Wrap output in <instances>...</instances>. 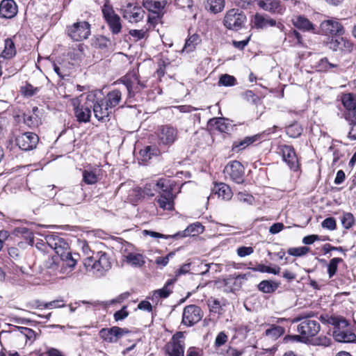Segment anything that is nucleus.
<instances>
[{
  "instance_id": "obj_1",
  "label": "nucleus",
  "mask_w": 356,
  "mask_h": 356,
  "mask_svg": "<svg viewBox=\"0 0 356 356\" xmlns=\"http://www.w3.org/2000/svg\"><path fill=\"white\" fill-rule=\"evenodd\" d=\"M46 240L47 245L41 244L44 251L49 254L45 266L54 270L58 265V258L60 257L62 261L61 270L64 272V269L68 268L70 272L72 271L76 264V259L72 257L68 243L63 238L56 235L49 236Z\"/></svg>"
},
{
  "instance_id": "obj_2",
  "label": "nucleus",
  "mask_w": 356,
  "mask_h": 356,
  "mask_svg": "<svg viewBox=\"0 0 356 356\" xmlns=\"http://www.w3.org/2000/svg\"><path fill=\"white\" fill-rule=\"evenodd\" d=\"M83 266L87 272L96 277H102L111 268L112 263L106 252L99 251L86 257L83 260Z\"/></svg>"
},
{
  "instance_id": "obj_3",
  "label": "nucleus",
  "mask_w": 356,
  "mask_h": 356,
  "mask_svg": "<svg viewBox=\"0 0 356 356\" xmlns=\"http://www.w3.org/2000/svg\"><path fill=\"white\" fill-rule=\"evenodd\" d=\"M341 101L346 111L344 114L345 119L350 127L348 137L355 140H356V95L350 92L342 94Z\"/></svg>"
},
{
  "instance_id": "obj_4",
  "label": "nucleus",
  "mask_w": 356,
  "mask_h": 356,
  "mask_svg": "<svg viewBox=\"0 0 356 356\" xmlns=\"http://www.w3.org/2000/svg\"><path fill=\"white\" fill-rule=\"evenodd\" d=\"M95 99V95H88L86 102L84 104H81L79 98H74L71 100V104L73 106L74 115L79 122H88L90 121L91 116V110L92 100Z\"/></svg>"
},
{
  "instance_id": "obj_5",
  "label": "nucleus",
  "mask_w": 356,
  "mask_h": 356,
  "mask_svg": "<svg viewBox=\"0 0 356 356\" xmlns=\"http://www.w3.org/2000/svg\"><path fill=\"white\" fill-rule=\"evenodd\" d=\"M296 3L295 0H257L258 6L264 10L282 15L287 8Z\"/></svg>"
},
{
  "instance_id": "obj_6",
  "label": "nucleus",
  "mask_w": 356,
  "mask_h": 356,
  "mask_svg": "<svg viewBox=\"0 0 356 356\" xmlns=\"http://www.w3.org/2000/svg\"><path fill=\"white\" fill-rule=\"evenodd\" d=\"M246 21V17L238 8L229 10L224 17L223 24L230 30L238 31L243 27Z\"/></svg>"
},
{
  "instance_id": "obj_7",
  "label": "nucleus",
  "mask_w": 356,
  "mask_h": 356,
  "mask_svg": "<svg viewBox=\"0 0 356 356\" xmlns=\"http://www.w3.org/2000/svg\"><path fill=\"white\" fill-rule=\"evenodd\" d=\"M103 16L113 34H118L122 30V23L120 16L115 13L113 8L108 1L104 3L102 8Z\"/></svg>"
},
{
  "instance_id": "obj_8",
  "label": "nucleus",
  "mask_w": 356,
  "mask_h": 356,
  "mask_svg": "<svg viewBox=\"0 0 356 356\" xmlns=\"http://www.w3.org/2000/svg\"><path fill=\"white\" fill-rule=\"evenodd\" d=\"M302 318H296L293 322H298ZM297 331L300 334L301 337L305 339L314 337L320 331V325L317 321L309 318H305L298 325Z\"/></svg>"
},
{
  "instance_id": "obj_9",
  "label": "nucleus",
  "mask_w": 356,
  "mask_h": 356,
  "mask_svg": "<svg viewBox=\"0 0 356 356\" xmlns=\"http://www.w3.org/2000/svg\"><path fill=\"white\" fill-rule=\"evenodd\" d=\"M68 35L74 41H81L90 34V25L86 21L77 22L67 27Z\"/></svg>"
},
{
  "instance_id": "obj_10",
  "label": "nucleus",
  "mask_w": 356,
  "mask_h": 356,
  "mask_svg": "<svg viewBox=\"0 0 356 356\" xmlns=\"http://www.w3.org/2000/svg\"><path fill=\"white\" fill-rule=\"evenodd\" d=\"M120 11L123 18L130 23L139 22L144 18L145 14L140 6L131 3L122 6Z\"/></svg>"
},
{
  "instance_id": "obj_11",
  "label": "nucleus",
  "mask_w": 356,
  "mask_h": 356,
  "mask_svg": "<svg viewBox=\"0 0 356 356\" xmlns=\"http://www.w3.org/2000/svg\"><path fill=\"white\" fill-rule=\"evenodd\" d=\"M204 313L201 308L195 305L184 307L182 315V323L191 327L198 323L203 317Z\"/></svg>"
},
{
  "instance_id": "obj_12",
  "label": "nucleus",
  "mask_w": 356,
  "mask_h": 356,
  "mask_svg": "<svg viewBox=\"0 0 356 356\" xmlns=\"http://www.w3.org/2000/svg\"><path fill=\"white\" fill-rule=\"evenodd\" d=\"M121 82L127 90L128 99H131L136 93L140 92L145 88V85L138 79L136 73L127 74L121 79Z\"/></svg>"
},
{
  "instance_id": "obj_13",
  "label": "nucleus",
  "mask_w": 356,
  "mask_h": 356,
  "mask_svg": "<svg viewBox=\"0 0 356 356\" xmlns=\"http://www.w3.org/2000/svg\"><path fill=\"white\" fill-rule=\"evenodd\" d=\"M323 35L328 36L342 35L345 33L343 25L337 19L330 18L323 21L320 25Z\"/></svg>"
},
{
  "instance_id": "obj_14",
  "label": "nucleus",
  "mask_w": 356,
  "mask_h": 356,
  "mask_svg": "<svg viewBox=\"0 0 356 356\" xmlns=\"http://www.w3.org/2000/svg\"><path fill=\"white\" fill-rule=\"evenodd\" d=\"M224 174L235 183L242 184L244 180V167L239 161H231L225 167Z\"/></svg>"
},
{
  "instance_id": "obj_15",
  "label": "nucleus",
  "mask_w": 356,
  "mask_h": 356,
  "mask_svg": "<svg viewBox=\"0 0 356 356\" xmlns=\"http://www.w3.org/2000/svg\"><path fill=\"white\" fill-rule=\"evenodd\" d=\"M128 333L129 331L127 328L113 326L111 328H102L99 331V337L107 343H114Z\"/></svg>"
},
{
  "instance_id": "obj_16",
  "label": "nucleus",
  "mask_w": 356,
  "mask_h": 356,
  "mask_svg": "<svg viewBox=\"0 0 356 356\" xmlns=\"http://www.w3.org/2000/svg\"><path fill=\"white\" fill-rule=\"evenodd\" d=\"M177 130L169 125L161 126L157 132L158 142L159 145L170 146L177 138Z\"/></svg>"
},
{
  "instance_id": "obj_17",
  "label": "nucleus",
  "mask_w": 356,
  "mask_h": 356,
  "mask_svg": "<svg viewBox=\"0 0 356 356\" xmlns=\"http://www.w3.org/2000/svg\"><path fill=\"white\" fill-rule=\"evenodd\" d=\"M284 161L290 169L296 171L299 168V163L293 147L291 145H282L279 147Z\"/></svg>"
},
{
  "instance_id": "obj_18",
  "label": "nucleus",
  "mask_w": 356,
  "mask_h": 356,
  "mask_svg": "<svg viewBox=\"0 0 356 356\" xmlns=\"http://www.w3.org/2000/svg\"><path fill=\"white\" fill-rule=\"evenodd\" d=\"M38 140V136L35 134L26 132L16 138V143L21 149L28 151L35 147Z\"/></svg>"
},
{
  "instance_id": "obj_19",
  "label": "nucleus",
  "mask_w": 356,
  "mask_h": 356,
  "mask_svg": "<svg viewBox=\"0 0 356 356\" xmlns=\"http://www.w3.org/2000/svg\"><path fill=\"white\" fill-rule=\"evenodd\" d=\"M346 326L336 325L333 331L334 339L340 343H351L356 341V335Z\"/></svg>"
},
{
  "instance_id": "obj_20",
  "label": "nucleus",
  "mask_w": 356,
  "mask_h": 356,
  "mask_svg": "<svg viewBox=\"0 0 356 356\" xmlns=\"http://www.w3.org/2000/svg\"><path fill=\"white\" fill-rule=\"evenodd\" d=\"M165 352L168 356H184V341L174 335L172 340L165 346Z\"/></svg>"
},
{
  "instance_id": "obj_21",
  "label": "nucleus",
  "mask_w": 356,
  "mask_h": 356,
  "mask_svg": "<svg viewBox=\"0 0 356 356\" xmlns=\"http://www.w3.org/2000/svg\"><path fill=\"white\" fill-rule=\"evenodd\" d=\"M283 44L291 47H302L305 46L301 34L293 29H290L287 32H285Z\"/></svg>"
},
{
  "instance_id": "obj_22",
  "label": "nucleus",
  "mask_w": 356,
  "mask_h": 356,
  "mask_svg": "<svg viewBox=\"0 0 356 356\" xmlns=\"http://www.w3.org/2000/svg\"><path fill=\"white\" fill-rule=\"evenodd\" d=\"M102 175V170L99 167H88L82 172L83 181L85 184L92 185L96 184Z\"/></svg>"
},
{
  "instance_id": "obj_23",
  "label": "nucleus",
  "mask_w": 356,
  "mask_h": 356,
  "mask_svg": "<svg viewBox=\"0 0 356 356\" xmlns=\"http://www.w3.org/2000/svg\"><path fill=\"white\" fill-rule=\"evenodd\" d=\"M17 13V6L14 0H2L0 3V17L10 19Z\"/></svg>"
},
{
  "instance_id": "obj_24",
  "label": "nucleus",
  "mask_w": 356,
  "mask_h": 356,
  "mask_svg": "<svg viewBox=\"0 0 356 356\" xmlns=\"http://www.w3.org/2000/svg\"><path fill=\"white\" fill-rule=\"evenodd\" d=\"M92 107L93 108L94 115L99 121L106 120L111 113V109L107 106L103 99L96 102L92 100Z\"/></svg>"
},
{
  "instance_id": "obj_25",
  "label": "nucleus",
  "mask_w": 356,
  "mask_h": 356,
  "mask_svg": "<svg viewBox=\"0 0 356 356\" xmlns=\"http://www.w3.org/2000/svg\"><path fill=\"white\" fill-rule=\"evenodd\" d=\"M195 263V262H189L183 264L176 272L175 275L177 277L180 276L181 275H185L188 273H189L191 270L196 271L194 269V266ZM200 266L202 270L200 272H193V273H197L200 275H204L209 270V264H203L202 262H199V264L197 265Z\"/></svg>"
},
{
  "instance_id": "obj_26",
  "label": "nucleus",
  "mask_w": 356,
  "mask_h": 356,
  "mask_svg": "<svg viewBox=\"0 0 356 356\" xmlns=\"http://www.w3.org/2000/svg\"><path fill=\"white\" fill-rule=\"evenodd\" d=\"M24 122L30 128L38 127L42 123L38 107H33L32 111L24 115Z\"/></svg>"
},
{
  "instance_id": "obj_27",
  "label": "nucleus",
  "mask_w": 356,
  "mask_h": 356,
  "mask_svg": "<svg viewBox=\"0 0 356 356\" xmlns=\"http://www.w3.org/2000/svg\"><path fill=\"white\" fill-rule=\"evenodd\" d=\"M156 205L163 211H172L174 209V195L159 194L155 199Z\"/></svg>"
},
{
  "instance_id": "obj_28",
  "label": "nucleus",
  "mask_w": 356,
  "mask_h": 356,
  "mask_svg": "<svg viewBox=\"0 0 356 356\" xmlns=\"http://www.w3.org/2000/svg\"><path fill=\"white\" fill-rule=\"evenodd\" d=\"M254 26L257 29H264L268 26H275L276 21L264 15L257 13L252 19Z\"/></svg>"
},
{
  "instance_id": "obj_29",
  "label": "nucleus",
  "mask_w": 356,
  "mask_h": 356,
  "mask_svg": "<svg viewBox=\"0 0 356 356\" xmlns=\"http://www.w3.org/2000/svg\"><path fill=\"white\" fill-rule=\"evenodd\" d=\"M125 262L134 268H141L145 264V257L140 253H129L124 256Z\"/></svg>"
},
{
  "instance_id": "obj_30",
  "label": "nucleus",
  "mask_w": 356,
  "mask_h": 356,
  "mask_svg": "<svg viewBox=\"0 0 356 356\" xmlns=\"http://www.w3.org/2000/svg\"><path fill=\"white\" fill-rule=\"evenodd\" d=\"M293 24L297 29L302 31L315 33V28L313 24L304 16H298L296 19H293Z\"/></svg>"
},
{
  "instance_id": "obj_31",
  "label": "nucleus",
  "mask_w": 356,
  "mask_h": 356,
  "mask_svg": "<svg viewBox=\"0 0 356 356\" xmlns=\"http://www.w3.org/2000/svg\"><path fill=\"white\" fill-rule=\"evenodd\" d=\"M261 138V134H256L251 136H247L240 141L234 142L232 145V149L235 152L244 149L251 144L257 142Z\"/></svg>"
},
{
  "instance_id": "obj_32",
  "label": "nucleus",
  "mask_w": 356,
  "mask_h": 356,
  "mask_svg": "<svg viewBox=\"0 0 356 356\" xmlns=\"http://www.w3.org/2000/svg\"><path fill=\"white\" fill-rule=\"evenodd\" d=\"M213 191L218 195V197L225 200H229L233 195L230 187L224 183L216 184L213 188Z\"/></svg>"
},
{
  "instance_id": "obj_33",
  "label": "nucleus",
  "mask_w": 356,
  "mask_h": 356,
  "mask_svg": "<svg viewBox=\"0 0 356 356\" xmlns=\"http://www.w3.org/2000/svg\"><path fill=\"white\" fill-rule=\"evenodd\" d=\"M16 54V48L15 43L10 38H7L4 41V49L0 55V59L10 60Z\"/></svg>"
},
{
  "instance_id": "obj_34",
  "label": "nucleus",
  "mask_w": 356,
  "mask_h": 356,
  "mask_svg": "<svg viewBox=\"0 0 356 356\" xmlns=\"http://www.w3.org/2000/svg\"><path fill=\"white\" fill-rule=\"evenodd\" d=\"M318 67V70L323 72H327L332 69L334 70V72L337 74L345 72L344 68H343L340 65L330 63L327 58H323L319 60Z\"/></svg>"
},
{
  "instance_id": "obj_35",
  "label": "nucleus",
  "mask_w": 356,
  "mask_h": 356,
  "mask_svg": "<svg viewBox=\"0 0 356 356\" xmlns=\"http://www.w3.org/2000/svg\"><path fill=\"white\" fill-rule=\"evenodd\" d=\"M160 154L159 149L155 145H148L140 150V159L143 162H147L154 156H157Z\"/></svg>"
},
{
  "instance_id": "obj_36",
  "label": "nucleus",
  "mask_w": 356,
  "mask_h": 356,
  "mask_svg": "<svg viewBox=\"0 0 356 356\" xmlns=\"http://www.w3.org/2000/svg\"><path fill=\"white\" fill-rule=\"evenodd\" d=\"M122 100V92L119 90L110 91L105 97L104 103L111 109L118 106Z\"/></svg>"
},
{
  "instance_id": "obj_37",
  "label": "nucleus",
  "mask_w": 356,
  "mask_h": 356,
  "mask_svg": "<svg viewBox=\"0 0 356 356\" xmlns=\"http://www.w3.org/2000/svg\"><path fill=\"white\" fill-rule=\"evenodd\" d=\"M143 6L145 8L154 14L160 13L165 6V1H159L154 0H143Z\"/></svg>"
},
{
  "instance_id": "obj_38",
  "label": "nucleus",
  "mask_w": 356,
  "mask_h": 356,
  "mask_svg": "<svg viewBox=\"0 0 356 356\" xmlns=\"http://www.w3.org/2000/svg\"><path fill=\"white\" fill-rule=\"evenodd\" d=\"M204 227L202 225L200 222H195L188 225L183 232H178L179 234L178 236H181L182 237H186L190 235L195 236L199 234H201L204 232Z\"/></svg>"
},
{
  "instance_id": "obj_39",
  "label": "nucleus",
  "mask_w": 356,
  "mask_h": 356,
  "mask_svg": "<svg viewBox=\"0 0 356 356\" xmlns=\"http://www.w3.org/2000/svg\"><path fill=\"white\" fill-rule=\"evenodd\" d=\"M213 120L215 121L216 129L220 132L229 134L234 129V126L228 119L220 118L213 119Z\"/></svg>"
},
{
  "instance_id": "obj_40",
  "label": "nucleus",
  "mask_w": 356,
  "mask_h": 356,
  "mask_svg": "<svg viewBox=\"0 0 356 356\" xmlns=\"http://www.w3.org/2000/svg\"><path fill=\"white\" fill-rule=\"evenodd\" d=\"M280 286V283L273 280H263L258 285V289L265 293H271Z\"/></svg>"
},
{
  "instance_id": "obj_41",
  "label": "nucleus",
  "mask_w": 356,
  "mask_h": 356,
  "mask_svg": "<svg viewBox=\"0 0 356 356\" xmlns=\"http://www.w3.org/2000/svg\"><path fill=\"white\" fill-rule=\"evenodd\" d=\"M155 186L161 190L159 194L167 195H173L172 194V184L170 179L161 178L159 179L156 184Z\"/></svg>"
},
{
  "instance_id": "obj_42",
  "label": "nucleus",
  "mask_w": 356,
  "mask_h": 356,
  "mask_svg": "<svg viewBox=\"0 0 356 356\" xmlns=\"http://www.w3.org/2000/svg\"><path fill=\"white\" fill-rule=\"evenodd\" d=\"M225 0H206V8L213 13H220L225 8Z\"/></svg>"
},
{
  "instance_id": "obj_43",
  "label": "nucleus",
  "mask_w": 356,
  "mask_h": 356,
  "mask_svg": "<svg viewBox=\"0 0 356 356\" xmlns=\"http://www.w3.org/2000/svg\"><path fill=\"white\" fill-rule=\"evenodd\" d=\"M320 320L323 323H327L333 325L334 327L336 325L346 326L348 325V322L346 320L342 318L332 317L329 316L327 315H321L320 317Z\"/></svg>"
},
{
  "instance_id": "obj_44",
  "label": "nucleus",
  "mask_w": 356,
  "mask_h": 356,
  "mask_svg": "<svg viewBox=\"0 0 356 356\" xmlns=\"http://www.w3.org/2000/svg\"><path fill=\"white\" fill-rule=\"evenodd\" d=\"M284 332V329L280 325H272L265 332V334L271 340H276Z\"/></svg>"
},
{
  "instance_id": "obj_45",
  "label": "nucleus",
  "mask_w": 356,
  "mask_h": 356,
  "mask_svg": "<svg viewBox=\"0 0 356 356\" xmlns=\"http://www.w3.org/2000/svg\"><path fill=\"white\" fill-rule=\"evenodd\" d=\"M147 186H145L143 189L140 187H136L133 188L129 193V197H134V200L137 201L140 198H143L145 196H152L153 193L147 191Z\"/></svg>"
},
{
  "instance_id": "obj_46",
  "label": "nucleus",
  "mask_w": 356,
  "mask_h": 356,
  "mask_svg": "<svg viewBox=\"0 0 356 356\" xmlns=\"http://www.w3.org/2000/svg\"><path fill=\"white\" fill-rule=\"evenodd\" d=\"M252 269L254 272L267 273L273 275H278L280 272V268L277 266L271 267L264 264H259Z\"/></svg>"
},
{
  "instance_id": "obj_47",
  "label": "nucleus",
  "mask_w": 356,
  "mask_h": 356,
  "mask_svg": "<svg viewBox=\"0 0 356 356\" xmlns=\"http://www.w3.org/2000/svg\"><path fill=\"white\" fill-rule=\"evenodd\" d=\"M171 281H168L165 286L160 289L156 290L153 294V299L158 300L159 298H166L171 293L172 291L169 289Z\"/></svg>"
},
{
  "instance_id": "obj_48",
  "label": "nucleus",
  "mask_w": 356,
  "mask_h": 356,
  "mask_svg": "<svg viewBox=\"0 0 356 356\" xmlns=\"http://www.w3.org/2000/svg\"><path fill=\"white\" fill-rule=\"evenodd\" d=\"M218 84L220 86L231 87L236 85L237 81L234 76L225 74L220 76Z\"/></svg>"
},
{
  "instance_id": "obj_49",
  "label": "nucleus",
  "mask_w": 356,
  "mask_h": 356,
  "mask_svg": "<svg viewBox=\"0 0 356 356\" xmlns=\"http://www.w3.org/2000/svg\"><path fill=\"white\" fill-rule=\"evenodd\" d=\"M302 127L298 123H293L286 127V133L291 138H297L302 132Z\"/></svg>"
},
{
  "instance_id": "obj_50",
  "label": "nucleus",
  "mask_w": 356,
  "mask_h": 356,
  "mask_svg": "<svg viewBox=\"0 0 356 356\" xmlns=\"http://www.w3.org/2000/svg\"><path fill=\"white\" fill-rule=\"evenodd\" d=\"M343 262V259L339 257L332 259L327 265V273L330 278H332L337 273L338 266Z\"/></svg>"
},
{
  "instance_id": "obj_51",
  "label": "nucleus",
  "mask_w": 356,
  "mask_h": 356,
  "mask_svg": "<svg viewBox=\"0 0 356 356\" xmlns=\"http://www.w3.org/2000/svg\"><path fill=\"white\" fill-rule=\"evenodd\" d=\"M341 222L343 228L348 229L355 224V218L351 213H344L341 218Z\"/></svg>"
},
{
  "instance_id": "obj_52",
  "label": "nucleus",
  "mask_w": 356,
  "mask_h": 356,
  "mask_svg": "<svg viewBox=\"0 0 356 356\" xmlns=\"http://www.w3.org/2000/svg\"><path fill=\"white\" fill-rule=\"evenodd\" d=\"M346 40L343 38L337 39L332 38L328 42V47L330 49L337 51L338 50H342L343 47L346 46Z\"/></svg>"
},
{
  "instance_id": "obj_53",
  "label": "nucleus",
  "mask_w": 356,
  "mask_h": 356,
  "mask_svg": "<svg viewBox=\"0 0 356 356\" xmlns=\"http://www.w3.org/2000/svg\"><path fill=\"white\" fill-rule=\"evenodd\" d=\"M149 28L138 29H131L129 31V35L134 38L136 41L146 38L148 37Z\"/></svg>"
},
{
  "instance_id": "obj_54",
  "label": "nucleus",
  "mask_w": 356,
  "mask_h": 356,
  "mask_svg": "<svg viewBox=\"0 0 356 356\" xmlns=\"http://www.w3.org/2000/svg\"><path fill=\"white\" fill-rule=\"evenodd\" d=\"M208 306L211 312L220 314L222 310V304L218 299L211 298L208 300Z\"/></svg>"
},
{
  "instance_id": "obj_55",
  "label": "nucleus",
  "mask_w": 356,
  "mask_h": 356,
  "mask_svg": "<svg viewBox=\"0 0 356 356\" xmlns=\"http://www.w3.org/2000/svg\"><path fill=\"white\" fill-rule=\"evenodd\" d=\"M309 251V248L306 246L289 248L288 253L290 255L301 257L306 254Z\"/></svg>"
},
{
  "instance_id": "obj_56",
  "label": "nucleus",
  "mask_w": 356,
  "mask_h": 356,
  "mask_svg": "<svg viewBox=\"0 0 356 356\" xmlns=\"http://www.w3.org/2000/svg\"><path fill=\"white\" fill-rule=\"evenodd\" d=\"M197 40V37L195 35H192L188 40H186L182 51L187 53L192 51L195 47V42Z\"/></svg>"
},
{
  "instance_id": "obj_57",
  "label": "nucleus",
  "mask_w": 356,
  "mask_h": 356,
  "mask_svg": "<svg viewBox=\"0 0 356 356\" xmlns=\"http://www.w3.org/2000/svg\"><path fill=\"white\" fill-rule=\"evenodd\" d=\"M21 91L24 96L32 97L37 93L38 88L29 83H26L24 86L22 87Z\"/></svg>"
},
{
  "instance_id": "obj_58",
  "label": "nucleus",
  "mask_w": 356,
  "mask_h": 356,
  "mask_svg": "<svg viewBox=\"0 0 356 356\" xmlns=\"http://www.w3.org/2000/svg\"><path fill=\"white\" fill-rule=\"evenodd\" d=\"M321 226L325 229L333 231L337 227L336 220L332 217L327 218L321 222Z\"/></svg>"
},
{
  "instance_id": "obj_59",
  "label": "nucleus",
  "mask_w": 356,
  "mask_h": 356,
  "mask_svg": "<svg viewBox=\"0 0 356 356\" xmlns=\"http://www.w3.org/2000/svg\"><path fill=\"white\" fill-rule=\"evenodd\" d=\"M129 316V312L127 311V307L123 306L122 308L115 312L113 318L115 321H120L125 319Z\"/></svg>"
},
{
  "instance_id": "obj_60",
  "label": "nucleus",
  "mask_w": 356,
  "mask_h": 356,
  "mask_svg": "<svg viewBox=\"0 0 356 356\" xmlns=\"http://www.w3.org/2000/svg\"><path fill=\"white\" fill-rule=\"evenodd\" d=\"M46 309H56V308H62L65 307L64 300L63 299H58L51 302H48L45 303Z\"/></svg>"
},
{
  "instance_id": "obj_61",
  "label": "nucleus",
  "mask_w": 356,
  "mask_h": 356,
  "mask_svg": "<svg viewBox=\"0 0 356 356\" xmlns=\"http://www.w3.org/2000/svg\"><path fill=\"white\" fill-rule=\"evenodd\" d=\"M236 252L238 257H245L252 254L254 252V249L250 246H241L237 249Z\"/></svg>"
},
{
  "instance_id": "obj_62",
  "label": "nucleus",
  "mask_w": 356,
  "mask_h": 356,
  "mask_svg": "<svg viewBox=\"0 0 356 356\" xmlns=\"http://www.w3.org/2000/svg\"><path fill=\"white\" fill-rule=\"evenodd\" d=\"M237 198L240 202L246 203L248 204H252L254 202V197L252 195L243 192H239L237 194Z\"/></svg>"
},
{
  "instance_id": "obj_63",
  "label": "nucleus",
  "mask_w": 356,
  "mask_h": 356,
  "mask_svg": "<svg viewBox=\"0 0 356 356\" xmlns=\"http://www.w3.org/2000/svg\"><path fill=\"white\" fill-rule=\"evenodd\" d=\"M173 256H174V253L170 252L165 257H159L156 259L155 263L158 266L164 267V266H167V264L169 262L170 259L172 258Z\"/></svg>"
},
{
  "instance_id": "obj_64",
  "label": "nucleus",
  "mask_w": 356,
  "mask_h": 356,
  "mask_svg": "<svg viewBox=\"0 0 356 356\" xmlns=\"http://www.w3.org/2000/svg\"><path fill=\"white\" fill-rule=\"evenodd\" d=\"M228 339L227 335L224 332H220L215 339V346L220 347L224 345Z\"/></svg>"
}]
</instances>
